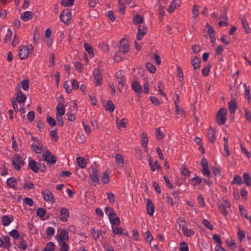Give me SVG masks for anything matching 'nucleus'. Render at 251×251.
I'll return each mask as SVG.
<instances>
[{"label":"nucleus","mask_w":251,"mask_h":251,"mask_svg":"<svg viewBox=\"0 0 251 251\" xmlns=\"http://www.w3.org/2000/svg\"><path fill=\"white\" fill-rule=\"evenodd\" d=\"M37 215L41 218L44 217L46 214V210L43 208H38L36 211Z\"/></svg>","instance_id":"49"},{"label":"nucleus","mask_w":251,"mask_h":251,"mask_svg":"<svg viewBox=\"0 0 251 251\" xmlns=\"http://www.w3.org/2000/svg\"><path fill=\"white\" fill-rule=\"evenodd\" d=\"M60 220L61 221L65 222L68 221L70 215V213L68 209L66 208H62L60 210Z\"/></svg>","instance_id":"12"},{"label":"nucleus","mask_w":251,"mask_h":251,"mask_svg":"<svg viewBox=\"0 0 251 251\" xmlns=\"http://www.w3.org/2000/svg\"><path fill=\"white\" fill-rule=\"evenodd\" d=\"M149 164L151 167V170L154 172L155 169H159L161 168L160 165L159 164L157 161H155L153 163L152 160L151 159H149Z\"/></svg>","instance_id":"23"},{"label":"nucleus","mask_w":251,"mask_h":251,"mask_svg":"<svg viewBox=\"0 0 251 251\" xmlns=\"http://www.w3.org/2000/svg\"><path fill=\"white\" fill-rule=\"evenodd\" d=\"M55 246L53 242H49L42 251H54Z\"/></svg>","instance_id":"35"},{"label":"nucleus","mask_w":251,"mask_h":251,"mask_svg":"<svg viewBox=\"0 0 251 251\" xmlns=\"http://www.w3.org/2000/svg\"><path fill=\"white\" fill-rule=\"evenodd\" d=\"M46 232L48 236H52L55 233V230L53 227L50 226L46 228Z\"/></svg>","instance_id":"54"},{"label":"nucleus","mask_w":251,"mask_h":251,"mask_svg":"<svg viewBox=\"0 0 251 251\" xmlns=\"http://www.w3.org/2000/svg\"><path fill=\"white\" fill-rule=\"evenodd\" d=\"M10 239L9 237L8 236H4L3 239V242L4 244V248L8 249H9L11 246Z\"/></svg>","instance_id":"37"},{"label":"nucleus","mask_w":251,"mask_h":251,"mask_svg":"<svg viewBox=\"0 0 251 251\" xmlns=\"http://www.w3.org/2000/svg\"><path fill=\"white\" fill-rule=\"evenodd\" d=\"M147 32V31L145 26L141 25H139L138 30L136 35L137 39L138 40H142Z\"/></svg>","instance_id":"13"},{"label":"nucleus","mask_w":251,"mask_h":251,"mask_svg":"<svg viewBox=\"0 0 251 251\" xmlns=\"http://www.w3.org/2000/svg\"><path fill=\"white\" fill-rule=\"evenodd\" d=\"M243 177L246 185L247 186H250L251 185V178L250 175L248 173H245L243 174Z\"/></svg>","instance_id":"34"},{"label":"nucleus","mask_w":251,"mask_h":251,"mask_svg":"<svg viewBox=\"0 0 251 251\" xmlns=\"http://www.w3.org/2000/svg\"><path fill=\"white\" fill-rule=\"evenodd\" d=\"M126 121L127 120L126 119H123L122 120H120L119 118H116V122L117 126L119 127L125 128L126 126Z\"/></svg>","instance_id":"31"},{"label":"nucleus","mask_w":251,"mask_h":251,"mask_svg":"<svg viewBox=\"0 0 251 251\" xmlns=\"http://www.w3.org/2000/svg\"><path fill=\"white\" fill-rule=\"evenodd\" d=\"M132 89L137 93H140L142 91L141 86L137 81H134L131 84Z\"/></svg>","instance_id":"25"},{"label":"nucleus","mask_w":251,"mask_h":251,"mask_svg":"<svg viewBox=\"0 0 251 251\" xmlns=\"http://www.w3.org/2000/svg\"><path fill=\"white\" fill-rule=\"evenodd\" d=\"M129 50V47L128 44V41L126 39L123 38L122 39L120 43L119 47L118 52L121 54H125L128 52Z\"/></svg>","instance_id":"6"},{"label":"nucleus","mask_w":251,"mask_h":251,"mask_svg":"<svg viewBox=\"0 0 251 251\" xmlns=\"http://www.w3.org/2000/svg\"><path fill=\"white\" fill-rule=\"evenodd\" d=\"M112 231L115 235H121L123 234V229L119 226H112Z\"/></svg>","instance_id":"32"},{"label":"nucleus","mask_w":251,"mask_h":251,"mask_svg":"<svg viewBox=\"0 0 251 251\" xmlns=\"http://www.w3.org/2000/svg\"><path fill=\"white\" fill-rule=\"evenodd\" d=\"M44 199L47 202H50L53 203L55 199L52 193L49 190H45L43 192Z\"/></svg>","instance_id":"11"},{"label":"nucleus","mask_w":251,"mask_h":251,"mask_svg":"<svg viewBox=\"0 0 251 251\" xmlns=\"http://www.w3.org/2000/svg\"><path fill=\"white\" fill-rule=\"evenodd\" d=\"M202 179L199 176H195L189 180V182L194 187L201 184L202 182Z\"/></svg>","instance_id":"21"},{"label":"nucleus","mask_w":251,"mask_h":251,"mask_svg":"<svg viewBox=\"0 0 251 251\" xmlns=\"http://www.w3.org/2000/svg\"><path fill=\"white\" fill-rule=\"evenodd\" d=\"M109 202L114 203L115 202V196L112 192H108L106 194Z\"/></svg>","instance_id":"53"},{"label":"nucleus","mask_w":251,"mask_h":251,"mask_svg":"<svg viewBox=\"0 0 251 251\" xmlns=\"http://www.w3.org/2000/svg\"><path fill=\"white\" fill-rule=\"evenodd\" d=\"M202 224L209 229L212 230L213 229V226L211 223L206 219H204L202 222Z\"/></svg>","instance_id":"62"},{"label":"nucleus","mask_w":251,"mask_h":251,"mask_svg":"<svg viewBox=\"0 0 251 251\" xmlns=\"http://www.w3.org/2000/svg\"><path fill=\"white\" fill-rule=\"evenodd\" d=\"M218 209L220 213L225 216L228 214V211L226 209L225 206L223 205V204L219 206Z\"/></svg>","instance_id":"50"},{"label":"nucleus","mask_w":251,"mask_h":251,"mask_svg":"<svg viewBox=\"0 0 251 251\" xmlns=\"http://www.w3.org/2000/svg\"><path fill=\"white\" fill-rule=\"evenodd\" d=\"M26 99V96L22 92L20 91L17 94V100L19 103L24 102Z\"/></svg>","instance_id":"28"},{"label":"nucleus","mask_w":251,"mask_h":251,"mask_svg":"<svg viewBox=\"0 0 251 251\" xmlns=\"http://www.w3.org/2000/svg\"><path fill=\"white\" fill-rule=\"evenodd\" d=\"M143 22V18L139 15H136L133 18V22L134 24H140L142 23Z\"/></svg>","instance_id":"61"},{"label":"nucleus","mask_w":251,"mask_h":251,"mask_svg":"<svg viewBox=\"0 0 251 251\" xmlns=\"http://www.w3.org/2000/svg\"><path fill=\"white\" fill-rule=\"evenodd\" d=\"M84 48L85 50L87 51V52L89 54L93 53V49L91 45H90L88 43L84 44Z\"/></svg>","instance_id":"59"},{"label":"nucleus","mask_w":251,"mask_h":251,"mask_svg":"<svg viewBox=\"0 0 251 251\" xmlns=\"http://www.w3.org/2000/svg\"><path fill=\"white\" fill-rule=\"evenodd\" d=\"M99 175L100 172L96 168H91V170L90 172L91 185L96 186L97 185L100 183Z\"/></svg>","instance_id":"1"},{"label":"nucleus","mask_w":251,"mask_h":251,"mask_svg":"<svg viewBox=\"0 0 251 251\" xmlns=\"http://www.w3.org/2000/svg\"><path fill=\"white\" fill-rule=\"evenodd\" d=\"M93 76L96 80V85L100 86L102 83V79L100 70L95 68L93 70Z\"/></svg>","instance_id":"10"},{"label":"nucleus","mask_w":251,"mask_h":251,"mask_svg":"<svg viewBox=\"0 0 251 251\" xmlns=\"http://www.w3.org/2000/svg\"><path fill=\"white\" fill-rule=\"evenodd\" d=\"M245 96L246 98L249 100V102H250L251 99V96L250 92V86H247L246 84H245Z\"/></svg>","instance_id":"51"},{"label":"nucleus","mask_w":251,"mask_h":251,"mask_svg":"<svg viewBox=\"0 0 251 251\" xmlns=\"http://www.w3.org/2000/svg\"><path fill=\"white\" fill-rule=\"evenodd\" d=\"M33 50V47L30 45L29 48L26 46H23L19 50V57L21 59L26 58L30 52H32Z\"/></svg>","instance_id":"5"},{"label":"nucleus","mask_w":251,"mask_h":251,"mask_svg":"<svg viewBox=\"0 0 251 251\" xmlns=\"http://www.w3.org/2000/svg\"><path fill=\"white\" fill-rule=\"evenodd\" d=\"M224 140V155L225 157H227L230 155V152L228 149V138L226 137L223 138Z\"/></svg>","instance_id":"16"},{"label":"nucleus","mask_w":251,"mask_h":251,"mask_svg":"<svg viewBox=\"0 0 251 251\" xmlns=\"http://www.w3.org/2000/svg\"><path fill=\"white\" fill-rule=\"evenodd\" d=\"M105 109L106 110H108L110 112H113L115 109V106L111 100H108L107 102V105L105 106Z\"/></svg>","instance_id":"46"},{"label":"nucleus","mask_w":251,"mask_h":251,"mask_svg":"<svg viewBox=\"0 0 251 251\" xmlns=\"http://www.w3.org/2000/svg\"><path fill=\"white\" fill-rule=\"evenodd\" d=\"M118 81V89L120 91H122V89L123 88L124 86L126 83V79L125 78L117 79Z\"/></svg>","instance_id":"44"},{"label":"nucleus","mask_w":251,"mask_h":251,"mask_svg":"<svg viewBox=\"0 0 251 251\" xmlns=\"http://www.w3.org/2000/svg\"><path fill=\"white\" fill-rule=\"evenodd\" d=\"M188 246L185 242H181L180 244V251H188Z\"/></svg>","instance_id":"64"},{"label":"nucleus","mask_w":251,"mask_h":251,"mask_svg":"<svg viewBox=\"0 0 251 251\" xmlns=\"http://www.w3.org/2000/svg\"><path fill=\"white\" fill-rule=\"evenodd\" d=\"M12 165L14 168L17 171L20 170L21 167L24 165V161L19 154L14 155L12 160Z\"/></svg>","instance_id":"3"},{"label":"nucleus","mask_w":251,"mask_h":251,"mask_svg":"<svg viewBox=\"0 0 251 251\" xmlns=\"http://www.w3.org/2000/svg\"><path fill=\"white\" fill-rule=\"evenodd\" d=\"M227 110L222 108L220 109L216 115V122L220 125H223L226 120Z\"/></svg>","instance_id":"2"},{"label":"nucleus","mask_w":251,"mask_h":251,"mask_svg":"<svg viewBox=\"0 0 251 251\" xmlns=\"http://www.w3.org/2000/svg\"><path fill=\"white\" fill-rule=\"evenodd\" d=\"M77 165L81 168H85L86 167V162L83 157H78L76 158Z\"/></svg>","instance_id":"33"},{"label":"nucleus","mask_w":251,"mask_h":251,"mask_svg":"<svg viewBox=\"0 0 251 251\" xmlns=\"http://www.w3.org/2000/svg\"><path fill=\"white\" fill-rule=\"evenodd\" d=\"M179 0H173L167 9L168 11L170 13H173L175 9L179 6Z\"/></svg>","instance_id":"18"},{"label":"nucleus","mask_w":251,"mask_h":251,"mask_svg":"<svg viewBox=\"0 0 251 251\" xmlns=\"http://www.w3.org/2000/svg\"><path fill=\"white\" fill-rule=\"evenodd\" d=\"M7 184L9 187L14 188L17 184V180L14 177H10L7 179Z\"/></svg>","instance_id":"30"},{"label":"nucleus","mask_w":251,"mask_h":251,"mask_svg":"<svg viewBox=\"0 0 251 251\" xmlns=\"http://www.w3.org/2000/svg\"><path fill=\"white\" fill-rule=\"evenodd\" d=\"M60 18L61 21L64 24H68L71 19V12L69 9L62 11Z\"/></svg>","instance_id":"8"},{"label":"nucleus","mask_w":251,"mask_h":251,"mask_svg":"<svg viewBox=\"0 0 251 251\" xmlns=\"http://www.w3.org/2000/svg\"><path fill=\"white\" fill-rule=\"evenodd\" d=\"M69 240V234L65 229H62L59 236V242H66Z\"/></svg>","instance_id":"20"},{"label":"nucleus","mask_w":251,"mask_h":251,"mask_svg":"<svg viewBox=\"0 0 251 251\" xmlns=\"http://www.w3.org/2000/svg\"><path fill=\"white\" fill-rule=\"evenodd\" d=\"M147 210L149 215L152 216L154 212V207L151 201L148 200L147 203Z\"/></svg>","instance_id":"15"},{"label":"nucleus","mask_w":251,"mask_h":251,"mask_svg":"<svg viewBox=\"0 0 251 251\" xmlns=\"http://www.w3.org/2000/svg\"><path fill=\"white\" fill-rule=\"evenodd\" d=\"M108 219L112 226L119 225L120 224V219L116 216L115 213H113L109 216Z\"/></svg>","instance_id":"17"},{"label":"nucleus","mask_w":251,"mask_h":251,"mask_svg":"<svg viewBox=\"0 0 251 251\" xmlns=\"http://www.w3.org/2000/svg\"><path fill=\"white\" fill-rule=\"evenodd\" d=\"M146 67L148 71L151 73H154L156 71L155 67L151 63H147Z\"/></svg>","instance_id":"60"},{"label":"nucleus","mask_w":251,"mask_h":251,"mask_svg":"<svg viewBox=\"0 0 251 251\" xmlns=\"http://www.w3.org/2000/svg\"><path fill=\"white\" fill-rule=\"evenodd\" d=\"M21 85L23 89L26 91L29 88V81L27 79H24L21 82Z\"/></svg>","instance_id":"48"},{"label":"nucleus","mask_w":251,"mask_h":251,"mask_svg":"<svg viewBox=\"0 0 251 251\" xmlns=\"http://www.w3.org/2000/svg\"><path fill=\"white\" fill-rule=\"evenodd\" d=\"M75 0H62L61 4L65 7H70L73 5Z\"/></svg>","instance_id":"45"},{"label":"nucleus","mask_w":251,"mask_h":251,"mask_svg":"<svg viewBox=\"0 0 251 251\" xmlns=\"http://www.w3.org/2000/svg\"><path fill=\"white\" fill-rule=\"evenodd\" d=\"M228 107L230 112L231 114H234L236 109V104L234 101H231L228 102Z\"/></svg>","instance_id":"38"},{"label":"nucleus","mask_w":251,"mask_h":251,"mask_svg":"<svg viewBox=\"0 0 251 251\" xmlns=\"http://www.w3.org/2000/svg\"><path fill=\"white\" fill-rule=\"evenodd\" d=\"M177 222L179 225L180 227L182 228V226H187L188 224L185 220V219L181 217H179L177 220Z\"/></svg>","instance_id":"41"},{"label":"nucleus","mask_w":251,"mask_h":251,"mask_svg":"<svg viewBox=\"0 0 251 251\" xmlns=\"http://www.w3.org/2000/svg\"><path fill=\"white\" fill-rule=\"evenodd\" d=\"M109 181V176L107 173L105 172L101 177V182L103 184H107Z\"/></svg>","instance_id":"56"},{"label":"nucleus","mask_w":251,"mask_h":251,"mask_svg":"<svg viewBox=\"0 0 251 251\" xmlns=\"http://www.w3.org/2000/svg\"><path fill=\"white\" fill-rule=\"evenodd\" d=\"M91 234L93 238L95 240H97L100 237V232L98 229L93 228L91 229Z\"/></svg>","instance_id":"40"},{"label":"nucleus","mask_w":251,"mask_h":251,"mask_svg":"<svg viewBox=\"0 0 251 251\" xmlns=\"http://www.w3.org/2000/svg\"><path fill=\"white\" fill-rule=\"evenodd\" d=\"M243 183L241 176L238 175H235L232 181V183L240 185Z\"/></svg>","instance_id":"36"},{"label":"nucleus","mask_w":251,"mask_h":251,"mask_svg":"<svg viewBox=\"0 0 251 251\" xmlns=\"http://www.w3.org/2000/svg\"><path fill=\"white\" fill-rule=\"evenodd\" d=\"M207 137L209 142L213 143L215 141V131L213 127H211L209 129H208Z\"/></svg>","instance_id":"14"},{"label":"nucleus","mask_w":251,"mask_h":251,"mask_svg":"<svg viewBox=\"0 0 251 251\" xmlns=\"http://www.w3.org/2000/svg\"><path fill=\"white\" fill-rule=\"evenodd\" d=\"M115 159L118 166L120 168L122 167L124 164V159L122 155L119 153L116 154L115 155Z\"/></svg>","instance_id":"29"},{"label":"nucleus","mask_w":251,"mask_h":251,"mask_svg":"<svg viewBox=\"0 0 251 251\" xmlns=\"http://www.w3.org/2000/svg\"><path fill=\"white\" fill-rule=\"evenodd\" d=\"M191 63L193 67V68L195 70L200 68V62L197 57L195 56L194 57L192 58V59L191 60Z\"/></svg>","instance_id":"27"},{"label":"nucleus","mask_w":251,"mask_h":251,"mask_svg":"<svg viewBox=\"0 0 251 251\" xmlns=\"http://www.w3.org/2000/svg\"><path fill=\"white\" fill-rule=\"evenodd\" d=\"M141 137L142 138V146L145 148H146L147 144L148 143V142H149L148 137L147 136V135L144 133H143L141 134Z\"/></svg>","instance_id":"47"},{"label":"nucleus","mask_w":251,"mask_h":251,"mask_svg":"<svg viewBox=\"0 0 251 251\" xmlns=\"http://www.w3.org/2000/svg\"><path fill=\"white\" fill-rule=\"evenodd\" d=\"M57 112L56 115L63 116L65 114V109L63 104L62 103H59L56 107Z\"/></svg>","instance_id":"22"},{"label":"nucleus","mask_w":251,"mask_h":251,"mask_svg":"<svg viewBox=\"0 0 251 251\" xmlns=\"http://www.w3.org/2000/svg\"><path fill=\"white\" fill-rule=\"evenodd\" d=\"M33 13L31 11H25L21 14V19L24 21L26 22L32 18Z\"/></svg>","instance_id":"19"},{"label":"nucleus","mask_w":251,"mask_h":251,"mask_svg":"<svg viewBox=\"0 0 251 251\" xmlns=\"http://www.w3.org/2000/svg\"><path fill=\"white\" fill-rule=\"evenodd\" d=\"M9 235L15 239L20 238V234L16 229H13L11 231H10Z\"/></svg>","instance_id":"55"},{"label":"nucleus","mask_w":251,"mask_h":251,"mask_svg":"<svg viewBox=\"0 0 251 251\" xmlns=\"http://www.w3.org/2000/svg\"><path fill=\"white\" fill-rule=\"evenodd\" d=\"M12 35V31L10 28H8L7 29V32L6 33V35L5 39H4V42L5 43H7V42H9V41H10Z\"/></svg>","instance_id":"52"},{"label":"nucleus","mask_w":251,"mask_h":251,"mask_svg":"<svg viewBox=\"0 0 251 251\" xmlns=\"http://www.w3.org/2000/svg\"><path fill=\"white\" fill-rule=\"evenodd\" d=\"M187 226H182L181 228L183 234L187 237H191L194 234V232L190 229L187 228Z\"/></svg>","instance_id":"24"},{"label":"nucleus","mask_w":251,"mask_h":251,"mask_svg":"<svg viewBox=\"0 0 251 251\" xmlns=\"http://www.w3.org/2000/svg\"><path fill=\"white\" fill-rule=\"evenodd\" d=\"M201 164L202 167L201 172L203 175L209 177L211 176V172L209 169L207 160L205 158H203L201 160Z\"/></svg>","instance_id":"7"},{"label":"nucleus","mask_w":251,"mask_h":251,"mask_svg":"<svg viewBox=\"0 0 251 251\" xmlns=\"http://www.w3.org/2000/svg\"><path fill=\"white\" fill-rule=\"evenodd\" d=\"M31 139L33 141L36 140V138L34 137H32ZM37 141L38 145L32 144L31 147L36 153H40L43 150V145L40 140L37 139Z\"/></svg>","instance_id":"9"},{"label":"nucleus","mask_w":251,"mask_h":251,"mask_svg":"<svg viewBox=\"0 0 251 251\" xmlns=\"http://www.w3.org/2000/svg\"><path fill=\"white\" fill-rule=\"evenodd\" d=\"M29 166L30 168L35 173L38 172L37 163L33 159L29 160Z\"/></svg>","instance_id":"26"},{"label":"nucleus","mask_w":251,"mask_h":251,"mask_svg":"<svg viewBox=\"0 0 251 251\" xmlns=\"http://www.w3.org/2000/svg\"><path fill=\"white\" fill-rule=\"evenodd\" d=\"M206 27L208 31V34L209 37L215 36V32L213 28L208 24L206 25Z\"/></svg>","instance_id":"58"},{"label":"nucleus","mask_w":251,"mask_h":251,"mask_svg":"<svg viewBox=\"0 0 251 251\" xmlns=\"http://www.w3.org/2000/svg\"><path fill=\"white\" fill-rule=\"evenodd\" d=\"M2 225L4 226H8L11 223L12 221L9 219L8 216L5 215L1 219Z\"/></svg>","instance_id":"43"},{"label":"nucleus","mask_w":251,"mask_h":251,"mask_svg":"<svg viewBox=\"0 0 251 251\" xmlns=\"http://www.w3.org/2000/svg\"><path fill=\"white\" fill-rule=\"evenodd\" d=\"M43 155L45 161L47 162L49 165L52 166L56 163V157L50 151H47L44 152Z\"/></svg>","instance_id":"4"},{"label":"nucleus","mask_w":251,"mask_h":251,"mask_svg":"<svg viewBox=\"0 0 251 251\" xmlns=\"http://www.w3.org/2000/svg\"><path fill=\"white\" fill-rule=\"evenodd\" d=\"M155 135L158 140L162 139L164 136L163 133L160 130V128L156 129Z\"/></svg>","instance_id":"57"},{"label":"nucleus","mask_w":251,"mask_h":251,"mask_svg":"<svg viewBox=\"0 0 251 251\" xmlns=\"http://www.w3.org/2000/svg\"><path fill=\"white\" fill-rule=\"evenodd\" d=\"M241 22L243 25V26L244 28L245 29L246 32L247 33H248L250 31V28L249 27V25H248V23L246 21V19L244 18H242L241 19Z\"/></svg>","instance_id":"42"},{"label":"nucleus","mask_w":251,"mask_h":251,"mask_svg":"<svg viewBox=\"0 0 251 251\" xmlns=\"http://www.w3.org/2000/svg\"><path fill=\"white\" fill-rule=\"evenodd\" d=\"M60 251H68L70 249L69 245L66 242H59Z\"/></svg>","instance_id":"39"},{"label":"nucleus","mask_w":251,"mask_h":251,"mask_svg":"<svg viewBox=\"0 0 251 251\" xmlns=\"http://www.w3.org/2000/svg\"><path fill=\"white\" fill-rule=\"evenodd\" d=\"M245 116L246 120L249 122H251V112L247 109L244 110Z\"/></svg>","instance_id":"63"}]
</instances>
